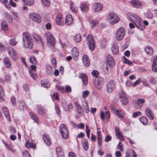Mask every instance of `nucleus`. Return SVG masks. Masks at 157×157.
<instances>
[{
	"instance_id": "nucleus-1",
	"label": "nucleus",
	"mask_w": 157,
	"mask_h": 157,
	"mask_svg": "<svg viewBox=\"0 0 157 157\" xmlns=\"http://www.w3.org/2000/svg\"><path fill=\"white\" fill-rule=\"evenodd\" d=\"M128 20L132 21L136 27L140 30H143L145 26L142 24L141 18L136 14L132 12L128 13L127 14Z\"/></svg>"
},
{
	"instance_id": "nucleus-2",
	"label": "nucleus",
	"mask_w": 157,
	"mask_h": 157,
	"mask_svg": "<svg viewBox=\"0 0 157 157\" xmlns=\"http://www.w3.org/2000/svg\"><path fill=\"white\" fill-rule=\"evenodd\" d=\"M22 41L24 46L25 48L31 49L33 46V42L31 35L27 32L23 33Z\"/></svg>"
},
{
	"instance_id": "nucleus-3",
	"label": "nucleus",
	"mask_w": 157,
	"mask_h": 157,
	"mask_svg": "<svg viewBox=\"0 0 157 157\" xmlns=\"http://www.w3.org/2000/svg\"><path fill=\"white\" fill-rule=\"evenodd\" d=\"M107 20L109 24L114 25L119 21L120 18L116 13L110 12L108 15Z\"/></svg>"
},
{
	"instance_id": "nucleus-4",
	"label": "nucleus",
	"mask_w": 157,
	"mask_h": 157,
	"mask_svg": "<svg viewBox=\"0 0 157 157\" xmlns=\"http://www.w3.org/2000/svg\"><path fill=\"white\" fill-rule=\"evenodd\" d=\"M59 131L62 137L64 139H67L68 137V132L65 124H62L60 125Z\"/></svg>"
},
{
	"instance_id": "nucleus-5",
	"label": "nucleus",
	"mask_w": 157,
	"mask_h": 157,
	"mask_svg": "<svg viewBox=\"0 0 157 157\" xmlns=\"http://www.w3.org/2000/svg\"><path fill=\"white\" fill-rule=\"evenodd\" d=\"M125 34V30L123 27L119 28L116 33V38L118 41L121 40L124 38Z\"/></svg>"
},
{
	"instance_id": "nucleus-6",
	"label": "nucleus",
	"mask_w": 157,
	"mask_h": 157,
	"mask_svg": "<svg viewBox=\"0 0 157 157\" xmlns=\"http://www.w3.org/2000/svg\"><path fill=\"white\" fill-rule=\"evenodd\" d=\"M7 52L11 59L13 61H16L18 59V57L16 51L12 47L7 48Z\"/></svg>"
},
{
	"instance_id": "nucleus-7",
	"label": "nucleus",
	"mask_w": 157,
	"mask_h": 157,
	"mask_svg": "<svg viewBox=\"0 0 157 157\" xmlns=\"http://www.w3.org/2000/svg\"><path fill=\"white\" fill-rule=\"evenodd\" d=\"M45 36L47 38V43L52 46H54L56 44L55 39L51 33L49 32H46Z\"/></svg>"
},
{
	"instance_id": "nucleus-8",
	"label": "nucleus",
	"mask_w": 157,
	"mask_h": 157,
	"mask_svg": "<svg viewBox=\"0 0 157 157\" xmlns=\"http://www.w3.org/2000/svg\"><path fill=\"white\" fill-rule=\"evenodd\" d=\"M86 39L90 49L91 51H93L95 48V44L93 36L91 34H89Z\"/></svg>"
},
{
	"instance_id": "nucleus-9",
	"label": "nucleus",
	"mask_w": 157,
	"mask_h": 157,
	"mask_svg": "<svg viewBox=\"0 0 157 157\" xmlns=\"http://www.w3.org/2000/svg\"><path fill=\"white\" fill-rule=\"evenodd\" d=\"M29 17L30 19L34 21L40 23L41 22V17L40 15L36 13H31L29 14Z\"/></svg>"
},
{
	"instance_id": "nucleus-10",
	"label": "nucleus",
	"mask_w": 157,
	"mask_h": 157,
	"mask_svg": "<svg viewBox=\"0 0 157 157\" xmlns=\"http://www.w3.org/2000/svg\"><path fill=\"white\" fill-rule=\"evenodd\" d=\"M116 85L115 82L111 80L108 83L107 86V90L108 93H110L112 92L115 89Z\"/></svg>"
},
{
	"instance_id": "nucleus-11",
	"label": "nucleus",
	"mask_w": 157,
	"mask_h": 157,
	"mask_svg": "<svg viewBox=\"0 0 157 157\" xmlns=\"http://www.w3.org/2000/svg\"><path fill=\"white\" fill-rule=\"evenodd\" d=\"M71 53L73 58L75 61L78 60L79 56V52L78 48L75 47L71 50Z\"/></svg>"
},
{
	"instance_id": "nucleus-12",
	"label": "nucleus",
	"mask_w": 157,
	"mask_h": 157,
	"mask_svg": "<svg viewBox=\"0 0 157 157\" xmlns=\"http://www.w3.org/2000/svg\"><path fill=\"white\" fill-rule=\"evenodd\" d=\"M106 61L108 66L111 67H113L115 65V62L113 57L110 55L107 56Z\"/></svg>"
},
{
	"instance_id": "nucleus-13",
	"label": "nucleus",
	"mask_w": 157,
	"mask_h": 157,
	"mask_svg": "<svg viewBox=\"0 0 157 157\" xmlns=\"http://www.w3.org/2000/svg\"><path fill=\"white\" fill-rule=\"evenodd\" d=\"M93 9L94 12H98L101 11L103 8L102 4L100 3H95L93 4Z\"/></svg>"
},
{
	"instance_id": "nucleus-14",
	"label": "nucleus",
	"mask_w": 157,
	"mask_h": 157,
	"mask_svg": "<svg viewBox=\"0 0 157 157\" xmlns=\"http://www.w3.org/2000/svg\"><path fill=\"white\" fill-rule=\"evenodd\" d=\"M104 82L103 79L101 77L97 78V84L96 87L98 89L100 90L102 87Z\"/></svg>"
},
{
	"instance_id": "nucleus-15",
	"label": "nucleus",
	"mask_w": 157,
	"mask_h": 157,
	"mask_svg": "<svg viewBox=\"0 0 157 157\" xmlns=\"http://www.w3.org/2000/svg\"><path fill=\"white\" fill-rule=\"evenodd\" d=\"M115 132L116 136L118 139L122 141L124 140V137L119 128L115 127Z\"/></svg>"
},
{
	"instance_id": "nucleus-16",
	"label": "nucleus",
	"mask_w": 157,
	"mask_h": 157,
	"mask_svg": "<svg viewBox=\"0 0 157 157\" xmlns=\"http://www.w3.org/2000/svg\"><path fill=\"white\" fill-rule=\"evenodd\" d=\"M120 98L121 102L124 105H126L128 102V99L127 98L125 94L122 92L120 96Z\"/></svg>"
},
{
	"instance_id": "nucleus-17",
	"label": "nucleus",
	"mask_w": 157,
	"mask_h": 157,
	"mask_svg": "<svg viewBox=\"0 0 157 157\" xmlns=\"http://www.w3.org/2000/svg\"><path fill=\"white\" fill-rule=\"evenodd\" d=\"M3 17L9 23H12L13 18L9 13L5 12L3 14Z\"/></svg>"
},
{
	"instance_id": "nucleus-18",
	"label": "nucleus",
	"mask_w": 157,
	"mask_h": 157,
	"mask_svg": "<svg viewBox=\"0 0 157 157\" xmlns=\"http://www.w3.org/2000/svg\"><path fill=\"white\" fill-rule=\"evenodd\" d=\"M62 106L63 107L65 111H69L70 109L73 108V106L71 104H67L66 101H64L62 104Z\"/></svg>"
},
{
	"instance_id": "nucleus-19",
	"label": "nucleus",
	"mask_w": 157,
	"mask_h": 157,
	"mask_svg": "<svg viewBox=\"0 0 157 157\" xmlns=\"http://www.w3.org/2000/svg\"><path fill=\"white\" fill-rule=\"evenodd\" d=\"M145 112L146 114L148 117L151 120H153L154 118V116L151 110L149 108H146L145 109Z\"/></svg>"
},
{
	"instance_id": "nucleus-20",
	"label": "nucleus",
	"mask_w": 157,
	"mask_h": 157,
	"mask_svg": "<svg viewBox=\"0 0 157 157\" xmlns=\"http://www.w3.org/2000/svg\"><path fill=\"white\" fill-rule=\"evenodd\" d=\"M82 63L86 67H88L90 65V59L88 56L84 55L82 56Z\"/></svg>"
},
{
	"instance_id": "nucleus-21",
	"label": "nucleus",
	"mask_w": 157,
	"mask_h": 157,
	"mask_svg": "<svg viewBox=\"0 0 157 157\" xmlns=\"http://www.w3.org/2000/svg\"><path fill=\"white\" fill-rule=\"evenodd\" d=\"M79 78L82 79V85L86 86L87 84V77L86 75L84 74H81L79 76Z\"/></svg>"
},
{
	"instance_id": "nucleus-22",
	"label": "nucleus",
	"mask_w": 157,
	"mask_h": 157,
	"mask_svg": "<svg viewBox=\"0 0 157 157\" xmlns=\"http://www.w3.org/2000/svg\"><path fill=\"white\" fill-rule=\"evenodd\" d=\"M74 105L77 112L79 114L83 112V110L82 106L76 101L74 102Z\"/></svg>"
},
{
	"instance_id": "nucleus-23",
	"label": "nucleus",
	"mask_w": 157,
	"mask_h": 157,
	"mask_svg": "<svg viewBox=\"0 0 157 157\" xmlns=\"http://www.w3.org/2000/svg\"><path fill=\"white\" fill-rule=\"evenodd\" d=\"M43 138L44 141L46 145L49 146L51 144V141L48 135L46 134H44Z\"/></svg>"
},
{
	"instance_id": "nucleus-24",
	"label": "nucleus",
	"mask_w": 157,
	"mask_h": 157,
	"mask_svg": "<svg viewBox=\"0 0 157 157\" xmlns=\"http://www.w3.org/2000/svg\"><path fill=\"white\" fill-rule=\"evenodd\" d=\"M130 2L132 5L136 8H139L141 7V2L139 0H133L131 1Z\"/></svg>"
},
{
	"instance_id": "nucleus-25",
	"label": "nucleus",
	"mask_w": 157,
	"mask_h": 157,
	"mask_svg": "<svg viewBox=\"0 0 157 157\" xmlns=\"http://www.w3.org/2000/svg\"><path fill=\"white\" fill-rule=\"evenodd\" d=\"M115 113L117 117L120 119L122 120L125 115L124 111L122 110H118L116 111Z\"/></svg>"
},
{
	"instance_id": "nucleus-26",
	"label": "nucleus",
	"mask_w": 157,
	"mask_h": 157,
	"mask_svg": "<svg viewBox=\"0 0 157 157\" xmlns=\"http://www.w3.org/2000/svg\"><path fill=\"white\" fill-rule=\"evenodd\" d=\"M33 39L35 42L40 43L42 42L41 37L38 34L34 33L33 35Z\"/></svg>"
},
{
	"instance_id": "nucleus-27",
	"label": "nucleus",
	"mask_w": 157,
	"mask_h": 157,
	"mask_svg": "<svg viewBox=\"0 0 157 157\" xmlns=\"http://www.w3.org/2000/svg\"><path fill=\"white\" fill-rule=\"evenodd\" d=\"M111 50L113 53L114 55L117 54L118 52V48L117 43L113 44Z\"/></svg>"
},
{
	"instance_id": "nucleus-28",
	"label": "nucleus",
	"mask_w": 157,
	"mask_h": 157,
	"mask_svg": "<svg viewBox=\"0 0 157 157\" xmlns=\"http://www.w3.org/2000/svg\"><path fill=\"white\" fill-rule=\"evenodd\" d=\"M73 21V18L72 16L68 14L66 17L65 24L67 25H69L72 23Z\"/></svg>"
},
{
	"instance_id": "nucleus-29",
	"label": "nucleus",
	"mask_w": 157,
	"mask_h": 157,
	"mask_svg": "<svg viewBox=\"0 0 157 157\" xmlns=\"http://www.w3.org/2000/svg\"><path fill=\"white\" fill-rule=\"evenodd\" d=\"M56 151L58 157H64V152L61 147H57Z\"/></svg>"
},
{
	"instance_id": "nucleus-30",
	"label": "nucleus",
	"mask_w": 157,
	"mask_h": 157,
	"mask_svg": "<svg viewBox=\"0 0 157 157\" xmlns=\"http://www.w3.org/2000/svg\"><path fill=\"white\" fill-rule=\"evenodd\" d=\"M29 115L31 118L37 124H39L40 122L38 121V118L37 116L32 112L29 113Z\"/></svg>"
},
{
	"instance_id": "nucleus-31",
	"label": "nucleus",
	"mask_w": 157,
	"mask_h": 157,
	"mask_svg": "<svg viewBox=\"0 0 157 157\" xmlns=\"http://www.w3.org/2000/svg\"><path fill=\"white\" fill-rule=\"evenodd\" d=\"M1 27L2 29L4 31L7 30L8 29L7 23L6 21H2L1 22Z\"/></svg>"
},
{
	"instance_id": "nucleus-32",
	"label": "nucleus",
	"mask_w": 157,
	"mask_h": 157,
	"mask_svg": "<svg viewBox=\"0 0 157 157\" xmlns=\"http://www.w3.org/2000/svg\"><path fill=\"white\" fill-rule=\"evenodd\" d=\"M82 144L84 149L86 151L88 150L89 148L88 142L87 140L84 139L82 140Z\"/></svg>"
},
{
	"instance_id": "nucleus-33",
	"label": "nucleus",
	"mask_w": 157,
	"mask_h": 157,
	"mask_svg": "<svg viewBox=\"0 0 157 157\" xmlns=\"http://www.w3.org/2000/svg\"><path fill=\"white\" fill-rule=\"evenodd\" d=\"M37 111L39 114L43 115L45 114L47 112V111L45 108L41 106H39L38 107Z\"/></svg>"
},
{
	"instance_id": "nucleus-34",
	"label": "nucleus",
	"mask_w": 157,
	"mask_h": 157,
	"mask_svg": "<svg viewBox=\"0 0 157 157\" xmlns=\"http://www.w3.org/2000/svg\"><path fill=\"white\" fill-rule=\"evenodd\" d=\"M80 8L81 11L83 12H87L89 10V7L85 3H82L81 4Z\"/></svg>"
},
{
	"instance_id": "nucleus-35",
	"label": "nucleus",
	"mask_w": 157,
	"mask_h": 157,
	"mask_svg": "<svg viewBox=\"0 0 157 157\" xmlns=\"http://www.w3.org/2000/svg\"><path fill=\"white\" fill-rule=\"evenodd\" d=\"M56 22L58 25H62L63 23L62 16L60 15H58L56 17Z\"/></svg>"
},
{
	"instance_id": "nucleus-36",
	"label": "nucleus",
	"mask_w": 157,
	"mask_h": 157,
	"mask_svg": "<svg viewBox=\"0 0 157 157\" xmlns=\"http://www.w3.org/2000/svg\"><path fill=\"white\" fill-rule=\"evenodd\" d=\"M4 63L6 67L7 68H10L11 66V61L7 57H5L4 59Z\"/></svg>"
},
{
	"instance_id": "nucleus-37",
	"label": "nucleus",
	"mask_w": 157,
	"mask_h": 157,
	"mask_svg": "<svg viewBox=\"0 0 157 157\" xmlns=\"http://www.w3.org/2000/svg\"><path fill=\"white\" fill-rule=\"evenodd\" d=\"M18 107L21 110H24L26 109V105L23 101H19Z\"/></svg>"
},
{
	"instance_id": "nucleus-38",
	"label": "nucleus",
	"mask_w": 157,
	"mask_h": 157,
	"mask_svg": "<svg viewBox=\"0 0 157 157\" xmlns=\"http://www.w3.org/2000/svg\"><path fill=\"white\" fill-rule=\"evenodd\" d=\"M145 101V100L143 98H138L137 100V104L140 108H141L143 106Z\"/></svg>"
},
{
	"instance_id": "nucleus-39",
	"label": "nucleus",
	"mask_w": 157,
	"mask_h": 157,
	"mask_svg": "<svg viewBox=\"0 0 157 157\" xmlns=\"http://www.w3.org/2000/svg\"><path fill=\"white\" fill-rule=\"evenodd\" d=\"M2 110L6 117L8 120H9L10 119V114L7 108L6 107H3L2 108Z\"/></svg>"
},
{
	"instance_id": "nucleus-40",
	"label": "nucleus",
	"mask_w": 157,
	"mask_h": 157,
	"mask_svg": "<svg viewBox=\"0 0 157 157\" xmlns=\"http://www.w3.org/2000/svg\"><path fill=\"white\" fill-rule=\"evenodd\" d=\"M152 70L153 71L157 72V57L155 59L152 65Z\"/></svg>"
},
{
	"instance_id": "nucleus-41",
	"label": "nucleus",
	"mask_w": 157,
	"mask_h": 157,
	"mask_svg": "<svg viewBox=\"0 0 157 157\" xmlns=\"http://www.w3.org/2000/svg\"><path fill=\"white\" fill-rule=\"evenodd\" d=\"M145 50L146 52L149 55H151L153 52V48L150 46L146 47L145 48Z\"/></svg>"
},
{
	"instance_id": "nucleus-42",
	"label": "nucleus",
	"mask_w": 157,
	"mask_h": 157,
	"mask_svg": "<svg viewBox=\"0 0 157 157\" xmlns=\"http://www.w3.org/2000/svg\"><path fill=\"white\" fill-rule=\"evenodd\" d=\"M4 96V92L2 87L0 85V101L2 102L4 101L3 98Z\"/></svg>"
},
{
	"instance_id": "nucleus-43",
	"label": "nucleus",
	"mask_w": 157,
	"mask_h": 157,
	"mask_svg": "<svg viewBox=\"0 0 157 157\" xmlns=\"http://www.w3.org/2000/svg\"><path fill=\"white\" fill-rule=\"evenodd\" d=\"M0 1L7 9L9 10L10 9V6L7 0H0Z\"/></svg>"
},
{
	"instance_id": "nucleus-44",
	"label": "nucleus",
	"mask_w": 157,
	"mask_h": 157,
	"mask_svg": "<svg viewBox=\"0 0 157 157\" xmlns=\"http://www.w3.org/2000/svg\"><path fill=\"white\" fill-rule=\"evenodd\" d=\"M90 24L92 28L96 27L98 24V22L96 20H91L89 21Z\"/></svg>"
},
{
	"instance_id": "nucleus-45",
	"label": "nucleus",
	"mask_w": 157,
	"mask_h": 157,
	"mask_svg": "<svg viewBox=\"0 0 157 157\" xmlns=\"http://www.w3.org/2000/svg\"><path fill=\"white\" fill-rule=\"evenodd\" d=\"M70 7L71 10L75 13L78 12V9L76 6H74V4L72 2H71L70 4Z\"/></svg>"
},
{
	"instance_id": "nucleus-46",
	"label": "nucleus",
	"mask_w": 157,
	"mask_h": 157,
	"mask_svg": "<svg viewBox=\"0 0 157 157\" xmlns=\"http://www.w3.org/2000/svg\"><path fill=\"white\" fill-rule=\"evenodd\" d=\"M25 4L29 6L32 5L34 2V0H22Z\"/></svg>"
},
{
	"instance_id": "nucleus-47",
	"label": "nucleus",
	"mask_w": 157,
	"mask_h": 157,
	"mask_svg": "<svg viewBox=\"0 0 157 157\" xmlns=\"http://www.w3.org/2000/svg\"><path fill=\"white\" fill-rule=\"evenodd\" d=\"M12 15L14 20L17 21H19L20 20V17L18 13L17 12H12Z\"/></svg>"
},
{
	"instance_id": "nucleus-48",
	"label": "nucleus",
	"mask_w": 157,
	"mask_h": 157,
	"mask_svg": "<svg viewBox=\"0 0 157 157\" xmlns=\"http://www.w3.org/2000/svg\"><path fill=\"white\" fill-rule=\"evenodd\" d=\"M75 40L78 42H80L81 40V36L79 34H76L74 36Z\"/></svg>"
},
{
	"instance_id": "nucleus-49",
	"label": "nucleus",
	"mask_w": 157,
	"mask_h": 157,
	"mask_svg": "<svg viewBox=\"0 0 157 157\" xmlns=\"http://www.w3.org/2000/svg\"><path fill=\"white\" fill-rule=\"evenodd\" d=\"M9 43L11 46H15L17 44V42L16 41L15 38H13L9 40Z\"/></svg>"
},
{
	"instance_id": "nucleus-50",
	"label": "nucleus",
	"mask_w": 157,
	"mask_h": 157,
	"mask_svg": "<svg viewBox=\"0 0 157 157\" xmlns=\"http://www.w3.org/2000/svg\"><path fill=\"white\" fill-rule=\"evenodd\" d=\"M47 73L48 74L50 75L52 73L53 70L51 66L48 65L46 67Z\"/></svg>"
},
{
	"instance_id": "nucleus-51",
	"label": "nucleus",
	"mask_w": 157,
	"mask_h": 157,
	"mask_svg": "<svg viewBox=\"0 0 157 157\" xmlns=\"http://www.w3.org/2000/svg\"><path fill=\"white\" fill-rule=\"evenodd\" d=\"M122 61L123 63H127L129 65H131L132 64V62L127 59L124 56L122 57Z\"/></svg>"
},
{
	"instance_id": "nucleus-52",
	"label": "nucleus",
	"mask_w": 157,
	"mask_h": 157,
	"mask_svg": "<svg viewBox=\"0 0 157 157\" xmlns=\"http://www.w3.org/2000/svg\"><path fill=\"white\" fill-rule=\"evenodd\" d=\"M34 144L31 143L29 141H26V143L25 144V145L27 148H29L30 147L33 148L34 147Z\"/></svg>"
},
{
	"instance_id": "nucleus-53",
	"label": "nucleus",
	"mask_w": 157,
	"mask_h": 157,
	"mask_svg": "<svg viewBox=\"0 0 157 157\" xmlns=\"http://www.w3.org/2000/svg\"><path fill=\"white\" fill-rule=\"evenodd\" d=\"M141 122L144 125H146L148 123L147 119V118L144 117H142L140 119Z\"/></svg>"
},
{
	"instance_id": "nucleus-54",
	"label": "nucleus",
	"mask_w": 157,
	"mask_h": 157,
	"mask_svg": "<svg viewBox=\"0 0 157 157\" xmlns=\"http://www.w3.org/2000/svg\"><path fill=\"white\" fill-rule=\"evenodd\" d=\"M43 4L45 6L48 7L50 5L49 0H41Z\"/></svg>"
},
{
	"instance_id": "nucleus-55",
	"label": "nucleus",
	"mask_w": 157,
	"mask_h": 157,
	"mask_svg": "<svg viewBox=\"0 0 157 157\" xmlns=\"http://www.w3.org/2000/svg\"><path fill=\"white\" fill-rule=\"evenodd\" d=\"M4 144L6 147L9 150L11 151H13V150L12 149V147L10 144L5 142H4Z\"/></svg>"
},
{
	"instance_id": "nucleus-56",
	"label": "nucleus",
	"mask_w": 157,
	"mask_h": 157,
	"mask_svg": "<svg viewBox=\"0 0 157 157\" xmlns=\"http://www.w3.org/2000/svg\"><path fill=\"white\" fill-rule=\"evenodd\" d=\"M30 61L31 63L34 64H36L37 63V61L36 58L34 56H31L30 58Z\"/></svg>"
},
{
	"instance_id": "nucleus-57",
	"label": "nucleus",
	"mask_w": 157,
	"mask_h": 157,
	"mask_svg": "<svg viewBox=\"0 0 157 157\" xmlns=\"http://www.w3.org/2000/svg\"><path fill=\"white\" fill-rule=\"evenodd\" d=\"M29 73L30 76L33 79L35 80L37 78V75L36 73H34L33 72H32L31 71H30Z\"/></svg>"
},
{
	"instance_id": "nucleus-58",
	"label": "nucleus",
	"mask_w": 157,
	"mask_h": 157,
	"mask_svg": "<svg viewBox=\"0 0 157 157\" xmlns=\"http://www.w3.org/2000/svg\"><path fill=\"white\" fill-rule=\"evenodd\" d=\"M141 114V113L140 111L134 112L133 113L132 116L133 118H135L137 117L140 115Z\"/></svg>"
},
{
	"instance_id": "nucleus-59",
	"label": "nucleus",
	"mask_w": 157,
	"mask_h": 157,
	"mask_svg": "<svg viewBox=\"0 0 157 157\" xmlns=\"http://www.w3.org/2000/svg\"><path fill=\"white\" fill-rule=\"evenodd\" d=\"M117 148L118 149L120 150L121 151H123V145L121 144V142L120 141L119 144L117 145Z\"/></svg>"
},
{
	"instance_id": "nucleus-60",
	"label": "nucleus",
	"mask_w": 157,
	"mask_h": 157,
	"mask_svg": "<svg viewBox=\"0 0 157 157\" xmlns=\"http://www.w3.org/2000/svg\"><path fill=\"white\" fill-rule=\"evenodd\" d=\"M55 109L57 114L58 116H59L60 114V110L59 107L56 104H55Z\"/></svg>"
},
{
	"instance_id": "nucleus-61",
	"label": "nucleus",
	"mask_w": 157,
	"mask_h": 157,
	"mask_svg": "<svg viewBox=\"0 0 157 157\" xmlns=\"http://www.w3.org/2000/svg\"><path fill=\"white\" fill-rule=\"evenodd\" d=\"M23 157H30V155L28 151H25L22 153Z\"/></svg>"
},
{
	"instance_id": "nucleus-62",
	"label": "nucleus",
	"mask_w": 157,
	"mask_h": 157,
	"mask_svg": "<svg viewBox=\"0 0 157 157\" xmlns=\"http://www.w3.org/2000/svg\"><path fill=\"white\" fill-rule=\"evenodd\" d=\"M11 101L13 106H15L16 105V99L14 97L12 96L11 97Z\"/></svg>"
},
{
	"instance_id": "nucleus-63",
	"label": "nucleus",
	"mask_w": 157,
	"mask_h": 157,
	"mask_svg": "<svg viewBox=\"0 0 157 157\" xmlns=\"http://www.w3.org/2000/svg\"><path fill=\"white\" fill-rule=\"evenodd\" d=\"M51 62L52 64L53 67L55 68L56 66V63L55 59L54 58H52L51 59Z\"/></svg>"
},
{
	"instance_id": "nucleus-64",
	"label": "nucleus",
	"mask_w": 157,
	"mask_h": 157,
	"mask_svg": "<svg viewBox=\"0 0 157 157\" xmlns=\"http://www.w3.org/2000/svg\"><path fill=\"white\" fill-rule=\"evenodd\" d=\"M89 92L87 90L84 91L82 93V96L84 98H86L89 94Z\"/></svg>"
}]
</instances>
